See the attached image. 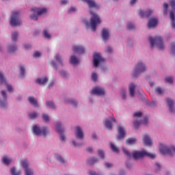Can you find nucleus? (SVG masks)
I'll use <instances>...</instances> for the list:
<instances>
[{
  "mask_svg": "<svg viewBox=\"0 0 175 175\" xmlns=\"http://www.w3.org/2000/svg\"><path fill=\"white\" fill-rule=\"evenodd\" d=\"M164 11L163 13L165 15L167 14V9L169 8V5L166 3L163 4Z\"/></svg>",
  "mask_w": 175,
  "mask_h": 175,
  "instance_id": "c03bdc74",
  "label": "nucleus"
},
{
  "mask_svg": "<svg viewBox=\"0 0 175 175\" xmlns=\"http://www.w3.org/2000/svg\"><path fill=\"white\" fill-rule=\"evenodd\" d=\"M111 149L113 152H119L120 150H118V148H117L113 143H110Z\"/></svg>",
  "mask_w": 175,
  "mask_h": 175,
  "instance_id": "473e14b6",
  "label": "nucleus"
},
{
  "mask_svg": "<svg viewBox=\"0 0 175 175\" xmlns=\"http://www.w3.org/2000/svg\"><path fill=\"white\" fill-rule=\"evenodd\" d=\"M105 166L106 167H111V166H113V164L110 163H105Z\"/></svg>",
  "mask_w": 175,
  "mask_h": 175,
  "instance_id": "69168bd1",
  "label": "nucleus"
},
{
  "mask_svg": "<svg viewBox=\"0 0 175 175\" xmlns=\"http://www.w3.org/2000/svg\"><path fill=\"white\" fill-rule=\"evenodd\" d=\"M83 2H86L90 8H94V9H99V5L95 3L94 0H81Z\"/></svg>",
  "mask_w": 175,
  "mask_h": 175,
  "instance_id": "dca6fc26",
  "label": "nucleus"
},
{
  "mask_svg": "<svg viewBox=\"0 0 175 175\" xmlns=\"http://www.w3.org/2000/svg\"><path fill=\"white\" fill-rule=\"evenodd\" d=\"M107 51L108 53H111V51H113V49H111V47L108 46V47L107 48Z\"/></svg>",
  "mask_w": 175,
  "mask_h": 175,
  "instance_id": "774afa93",
  "label": "nucleus"
},
{
  "mask_svg": "<svg viewBox=\"0 0 175 175\" xmlns=\"http://www.w3.org/2000/svg\"><path fill=\"white\" fill-rule=\"evenodd\" d=\"M17 36H18V33L17 31H14L12 34V39L14 42H16L17 40Z\"/></svg>",
  "mask_w": 175,
  "mask_h": 175,
  "instance_id": "c9c22d12",
  "label": "nucleus"
},
{
  "mask_svg": "<svg viewBox=\"0 0 175 175\" xmlns=\"http://www.w3.org/2000/svg\"><path fill=\"white\" fill-rule=\"evenodd\" d=\"M105 89L99 87L94 88L91 91V94L97 95L98 96H103V95H105Z\"/></svg>",
  "mask_w": 175,
  "mask_h": 175,
  "instance_id": "9d476101",
  "label": "nucleus"
},
{
  "mask_svg": "<svg viewBox=\"0 0 175 175\" xmlns=\"http://www.w3.org/2000/svg\"><path fill=\"white\" fill-rule=\"evenodd\" d=\"M56 131L59 133L60 135V139L62 142H64L65 140V135H64V129L61 126V122H57L56 123Z\"/></svg>",
  "mask_w": 175,
  "mask_h": 175,
  "instance_id": "ddd939ff",
  "label": "nucleus"
},
{
  "mask_svg": "<svg viewBox=\"0 0 175 175\" xmlns=\"http://www.w3.org/2000/svg\"><path fill=\"white\" fill-rule=\"evenodd\" d=\"M136 88V85L133 83H131L129 85V93L130 96L133 97L135 96V89Z\"/></svg>",
  "mask_w": 175,
  "mask_h": 175,
  "instance_id": "cd10ccee",
  "label": "nucleus"
},
{
  "mask_svg": "<svg viewBox=\"0 0 175 175\" xmlns=\"http://www.w3.org/2000/svg\"><path fill=\"white\" fill-rule=\"evenodd\" d=\"M155 105H157V103L155 101H152L151 103H149V106H150V107H154Z\"/></svg>",
  "mask_w": 175,
  "mask_h": 175,
  "instance_id": "680f3d73",
  "label": "nucleus"
},
{
  "mask_svg": "<svg viewBox=\"0 0 175 175\" xmlns=\"http://www.w3.org/2000/svg\"><path fill=\"white\" fill-rule=\"evenodd\" d=\"M56 159L58 162H60V163H65V160L62 158V156L59 154H56Z\"/></svg>",
  "mask_w": 175,
  "mask_h": 175,
  "instance_id": "2f4dec72",
  "label": "nucleus"
},
{
  "mask_svg": "<svg viewBox=\"0 0 175 175\" xmlns=\"http://www.w3.org/2000/svg\"><path fill=\"white\" fill-rule=\"evenodd\" d=\"M118 132L119 133V136H118V139L125 137V128L122 126H118Z\"/></svg>",
  "mask_w": 175,
  "mask_h": 175,
  "instance_id": "f3484780",
  "label": "nucleus"
},
{
  "mask_svg": "<svg viewBox=\"0 0 175 175\" xmlns=\"http://www.w3.org/2000/svg\"><path fill=\"white\" fill-rule=\"evenodd\" d=\"M92 79L93 81H96L98 80V75H96V73L93 72L92 74Z\"/></svg>",
  "mask_w": 175,
  "mask_h": 175,
  "instance_id": "3c124183",
  "label": "nucleus"
},
{
  "mask_svg": "<svg viewBox=\"0 0 175 175\" xmlns=\"http://www.w3.org/2000/svg\"><path fill=\"white\" fill-rule=\"evenodd\" d=\"M98 155L101 157V158L104 159L105 158V153L102 150H98Z\"/></svg>",
  "mask_w": 175,
  "mask_h": 175,
  "instance_id": "864d4df0",
  "label": "nucleus"
},
{
  "mask_svg": "<svg viewBox=\"0 0 175 175\" xmlns=\"http://www.w3.org/2000/svg\"><path fill=\"white\" fill-rule=\"evenodd\" d=\"M38 116H39V114L36 112H33V113L29 114V117L30 119L36 118L38 117Z\"/></svg>",
  "mask_w": 175,
  "mask_h": 175,
  "instance_id": "58836bf2",
  "label": "nucleus"
},
{
  "mask_svg": "<svg viewBox=\"0 0 175 175\" xmlns=\"http://www.w3.org/2000/svg\"><path fill=\"white\" fill-rule=\"evenodd\" d=\"M143 142L145 146H152V141H151V138L148 137V135H144L143 137Z\"/></svg>",
  "mask_w": 175,
  "mask_h": 175,
  "instance_id": "4be33fe9",
  "label": "nucleus"
},
{
  "mask_svg": "<svg viewBox=\"0 0 175 175\" xmlns=\"http://www.w3.org/2000/svg\"><path fill=\"white\" fill-rule=\"evenodd\" d=\"M51 65L54 69H57V64H55V62L54 61L51 62Z\"/></svg>",
  "mask_w": 175,
  "mask_h": 175,
  "instance_id": "13d9d810",
  "label": "nucleus"
},
{
  "mask_svg": "<svg viewBox=\"0 0 175 175\" xmlns=\"http://www.w3.org/2000/svg\"><path fill=\"white\" fill-rule=\"evenodd\" d=\"M102 38L104 40V42H106V40L109 39V29H103Z\"/></svg>",
  "mask_w": 175,
  "mask_h": 175,
  "instance_id": "5701e85b",
  "label": "nucleus"
},
{
  "mask_svg": "<svg viewBox=\"0 0 175 175\" xmlns=\"http://www.w3.org/2000/svg\"><path fill=\"white\" fill-rule=\"evenodd\" d=\"M69 102H70V103H71V105H72V106H77V103L76 102V100H71Z\"/></svg>",
  "mask_w": 175,
  "mask_h": 175,
  "instance_id": "4d7b16f0",
  "label": "nucleus"
},
{
  "mask_svg": "<svg viewBox=\"0 0 175 175\" xmlns=\"http://www.w3.org/2000/svg\"><path fill=\"white\" fill-rule=\"evenodd\" d=\"M33 132L38 136H46L49 133V128L42 127L40 129L37 125L33 126Z\"/></svg>",
  "mask_w": 175,
  "mask_h": 175,
  "instance_id": "39448f33",
  "label": "nucleus"
},
{
  "mask_svg": "<svg viewBox=\"0 0 175 175\" xmlns=\"http://www.w3.org/2000/svg\"><path fill=\"white\" fill-rule=\"evenodd\" d=\"M165 83H168V84H173V78L171 77H167L165 79Z\"/></svg>",
  "mask_w": 175,
  "mask_h": 175,
  "instance_id": "ea45409f",
  "label": "nucleus"
},
{
  "mask_svg": "<svg viewBox=\"0 0 175 175\" xmlns=\"http://www.w3.org/2000/svg\"><path fill=\"white\" fill-rule=\"evenodd\" d=\"M2 162H3V163H5V165H9V163H10V162H12V159H8V157H4L2 159Z\"/></svg>",
  "mask_w": 175,
  "mask_h": 175,
  "instance_id": "7c9ffc66",
  "label": "nucleus"
},
{
  "mask_svg": "<svg viewBox=\"0 0 175 175\" xmlns=\"http://www.w3.org/2000/svg\"><path fill=\"white\" fill-rule=\"evenodd\" d=\"M83 23H84L85 25H86L87 27H88V25H90V23H88V21H87V19H83Z\"/></svg>",
  "mask_w": 175,
  "mask_h": 175,
  "instance_id": "338daca9",
  "label": "nucleus"
},
{
  "mask_svg": "<svg viewBox=\"0 0 175 175\" xmlns=\"http://www.w3.org/2000/svg\"><path fill=\"white\" fill-rule=\"evenodd\" d=\"M147 122H148V119L147 118H144L140 122L135 121L134 126L135 128L137 129L141 124H143L144 125H147Z\"/></svg>",
  "mask_w": 175,
  "mask_h": 175,
  "instance_id": "aec40b11",
  "label": "nucleus"
},
{
  "mask_svg": "<svg viewBox=\"0 0 175 175\" xmlns=\"http://www.w3.org/2000/svg\"><path fill=\"white\" fill-rule=\"evenodd\" d=\"M32 12V15L31 16V20H35L37 21L38 20V16H42V14H44L47 12V10L46 8H32L31 10Z\"/></svg>",
  "mask_w": 175,
  "mask_h": 175,
  "instance_id": "20e7f679",
  "label": "nucleus"
},
{
  "mask_svg": "<svg viewBox=\"0 0 175 175\" xmlns=\"http://www.w3.org/2000/svg\"><path fill=\"white\" fill-rule=\"evenodd\" d=\"M1 94H2V96L4 98V99H6V98H7L6 92L5 90L1 91Z\"/></svg>",
  "mask_w": 175,
  "mask_h": 175,
  "instance_id": "052dcab7",
  "label": "nucleus"
},
{
  "mask_svg": "<svg viewBox=\"0 0 175 175\" xmlns=\"http://www.w3.org/2000/svg\"><path fill=\"white\" fill-rule=\"evenodd\" d=\"M127 28L129 31H132L133 29H135V25L130 23L128 24Z\"/></svg>",
  "mask_w": 175,
  "mask_h": 175,
  "instance_id": "de8ad7c7",
  "label": "nucleus"
},
{
  "mask_svg": "<svg viewBox=\"0 0 175 175\" xmlns=\"http://www.w3.org/2000/svg\"><path fill=\"white\" fill-rule=\"evenodd\" d=\"M0 106L1 107H5L6 106V101H2L0 100Z\"/></svg>",
  "mask_w": 175,
  "mask_h": 175,
  "instance_id": "6e6d98bb",
  "label": "nucleus"
},
{
  "mask_svg": "<svg viewBox=\"0 0 175 175\" xmlns=\"http://www.w3.org/2000/svg\"><path fill=\"white\" fill-rule=\"evenodd\" d=\"M76 137L77 139H79L80 140H83V138L84 137V133H83V131L81 130V128L80 126H77V131H76Z\"/></svg>",
  "mask_w": 175,
  "mask_h": 175,
  "instance_id": "6ab92c4d",
  "label": "nucleus"
},
{
  "mask_svg": "<svg viewBox=\"0 0 175 175\" xmlns=\"http://www.w3.org/2000/svg\"><path fill=\"white\" fill-rule=\"evenodd\" d=\"M42 120L43 121H44L45 122H49V121H50V118L49 117L48 115L44 113L42 115Z\"/></svg>",
  "mask_w": 175,
  "mask_h": 175,
  "instance_id": "a19ab883",
  "label": "nucleus"
},
{
  "mask_svg": "<svg viewBox=\"0 0 175 175\" xmlns=\"http://www.w3.org/2000/svg\"><path fill=\"white\" fill-rule=\"evenodd\" d=\"M24 75H25V68L24 66H21V76L24 77Z\"/></svg>",
  "mask_w": 175,
  "mask_h": 175,
  "instance_id": "09e8293b",
  "label": "nucleus"
},
{
  "mask_svg": "<svg viewBox=\"0 0 175 175\" xmlns=\"http://www.w3.org/2000/svg\"><path fill=\"white\" fill-rule=\"evenodd\" d=\"M135 143H136L135 138H129L126 140V144H129L130 146H132V144H135Z\"/></svg>",
  "mask_w": 175,
  "mask_h": 175,
  "instance_id": "c756f323",
  "label": "nucleus"
},
{
  "mask_svg": "<svg viewBox=\"0 0 175 175\" xmlns=\"http://www.w3.org/2000/svg\"><path fill=\"white\" fill-rule=\"evenodd\" d=\"M72 12H76V8L72 7L69 9V13H72Z\"/></svg>",
  "mask_w": 175,
  "mask_h": 175,
  "instance_id": "0e129e2a",
  "label": "nucleus"
},
{
  "mask_svg": "<svg viewBox=\"0 0 175 175\" xmlns=\"http://www.w3.org/2000/svg\"><path fill=\"white\" fill-rule=\"evenodd\" d=\"M70 62L72 65H77V64H79V59H77V57H76V56L72 55L70 58Z\"/></svg>",
  "mask_w": 175,
  "mask_h": 175,
  "instance_id": "c85d7f7f",
  "label": "nucleus"
},
{
  "mask_svg": "<svg viewBox=\"0 0 175 175\" xmlns=\"http://www.w3.org/2000/svg\"><path fill=\"white\" fill-rule=\"evenodd\" d=\"M34 57H36V58H38V57H40V52L39 51H36L34 53Z\"/></svg>",
  "mask_w": 175,
  "mask_h": 175,
  "instance_id": "bf43d9fd",
  "label": "nucleus"
},
{
  "mask_svg": "<svg viewBox=\"0 0 175 175\" xmlns=\"http://www.w3.org/2000/svg\"><path fill=\"white\" fill-rule=\"evenodd\" d=\"M170 18L171 20V25L172 28H175V17H174V12L173 11H171L170 12Z\"/></svg>",
  "mask_w": 175,
  "mask_h": 175,
  "instance_id": "bb28decb",
  "label": "nucleus"
},
{
  "mask_svg": "<svg viewBox=\"0 0 175 175\" xmlns=\"http://www.w3.org/2000/svg\"><path fill=\"white\" fill-rule=\"evenodd\" d=\"M167 103L170 107V111L173 113L174 111V100H172V98H166Z\"/></svg>",
  "mask_w": 175,
  "mask_h": 175,
  "instance_id": "412c9836",
  "label": "nucleus"
},
{
  "mask_svg": "<svg viewBox=\"0 0 175 175\" xmlns=\"http://www.w3.org/2000/svg\"><path fill=\"white\" fill-rule=\"evenodd\" d=\"M90 14H92V17L90 18V27L92 29V31H96V25L98 24H100V18H99V16L98 14L92 12L90 11Z\"/></svg>",
  "mask_w": 175,
  "mask_h": 175,
  "instance_id": "7ed1b4c3",
  "label": "nucleus"
},
{
  "mask_svg": "<svg viewBox=\"0 0 175 175\" xmlns=\"http://www.w3.org/2000/svg\"><path fill=\"white\" fill-rule=\"evenodd\" d=\"M157 94H158L159 95H162V93L163 92V90H162V89H161V88H157L155 90Z\"/></svg>",
  "mask_w": 175,
  "mask_h": 175,
  "instance_id": "8fccbe9b",
  "label": "nucleus"
},
{
  "mask_svg": "<svg viewBox=\"0 0 175 175\" xmlns=\"http://www.w3.org/2000/svg\"><path fill=\"white\" fill-rule=\"evenodd\" d=\"M170 5L172 10H174V12H175V0H171L170 1Z\"/></svg>",
  "mask_w": 175,
  "mask_h": 175,
  "instance_id": "a18cd8bd",
  "label": "nucleus"
},
{
  "mask_svg": "<svg viewBox=\"0 0 175 175\" xmlns=\"http://www.w3.org/2000/svg\"><path fill=\"white\" fill-rule=\"evenodd\" d=\"M72 144L75 147H80V146H81V144H76V142L75 141L72 142Z\"/></svg>",
  "mask_w": 175,
  "mask_h": 175,
  "instance_id": "e2e57ef3",
  "label": "nucleus"
},
{
  "mask_svg": "<svg viewBox=\"0 0 175 175\" xmlns=\"http://www.w3.org/2000/svg\"><path fill=\"white\" fill-rule=\"evenodd\" d=\"M132 157L133 159H142V158H144V157H148L150 159H154L155 154L148 152L146 150H134L132 153Z\"/></svg>",
  "mask_w": 175,
  "mask_h": 175,
  "instance_id": "f03ea898",
  "label": "nucleus"
},
{
  "mask_svg": "<svg viewBox=\"0 0 175 175\" xmlns=\"http://www.w3.org/2000/svg\"><path fill=\"white\" fill-rule=\"evenodd\" d=\"M46 105L49 107H51V109H55V106L54 105V103H53V101L46 102Z\"/></svg>",
  "mask_w": 175,
  "mask_h": 175,
  "instance_id": "79ce46f5",
  "label": "nucleus"
},
{
  "mask_svg": "<svg viewBox=\"0 0 175 175\" xmlns=\"http://www.w3.org/2000/svg\"><path fill=\"white\" fill-rule=\"evenodd\" d=\"M171 54L175 55V42L171 44Z\"/></svg>",
  "mask_w": 175,
  "mask_h": 175,
  "instance_id": "49530a36",
  "label": "nucleus"
},
{
  "mask_svg": "<svg viewBox=\"0 0 175 175\" xmlns=\"http://www.w3.org/2000/svg\"><path fill=\"white\" fill-rule=\"evenodd\" d=\"M149 42L152 49L154 47V46H155V44L157 45V49H159V50H163V49H165L163 39H162L161 36H157L154 38H152V37H149Z\"/></svg>",
  "mask_w": 175,
  "mask_h": 175,
  "instance_id": "f257e3e1",
  "label": "nucleus"
},
{
  "mask_svg": "<svg viewBox=\"0 0 175 175\" xmlns=\"http://www.w3.org/2000/svg\"><path fill=\"white\" fill-rule=\"evenodd\" d=\"M99 62H105V59L100 56V53H95L93 55V64L96 68L99 66Z\"/></svg>",
  "mask_w": 175,
  "mask_h": 175,
  "instance_id": "1a4fd4ad",
  "label": "nucleus"
},
{
  "mask_svg": "<svg viewBox=\"0 0 175 175\" xmlns=\"http://www.w3.org/2000/svg\"><path fill=\"white\" fill-rule=\"evenodd\" d=\"M111 122H117V120H116L114 116L107 118L105 122V126H106V128H107V129H109L110 131L113 129V123Z\"/></svg>",
  "mask_w": 175,
  "mask_h": 175,
  "instance_id": "9b49d317",
  "label": "nucleus"
},
{
  "mask_svg": "<svg viewBox=\"0 0 175 175\" xmlns=\"http://www.w3.org/2000/svg\"><path fill=\"white\" fill-rule=\"evenodd\" d=\"M47 81H49V79H47V77L38 78L36 79V83H38V84H40V85H43V84H46Z\"/></svg>",
  "mask_w": 175,
  "mask_h": 175,
  "instance_id": "393cba45",
  "label": "nucleus"
},
{
  "mask_svg": "<svg viewBox=\"0 0 175 175\" xmlns=\"http://www.w3.org/2000/svg\"><path fill=\"white\" fill-rule=\"evenodd\" d=\"M122 151H123L124 154H125V155H126V157H128V158H131L132 157V154H131V152H129V151H128L126 149H125V148H122Z\"/></svg>",
  "mask_w": 175,
  "mask_h": 175,
  "instance_id": "4c0bfd02",
  "label": "nucleus"
},
{
  "mask_svg": "<svg viewBox=\"0 0 175 175\" xmlns=\"http://www.w3.org/2000/svg\"><path fill=\"white\" fill-rule=\"evenodd\" d=\"M28 100H29V103H31V105H32V106H34V107H38V100H36V99H35V98H33V96H29L28 98Z\"/></svg>",
  "mask_w": 175,
  "mask_h": 175,
  "instance_id": "a878e982",
  "label": "nucleus"
},
{
  "mask_svg": "<svg viewBox=\"0 0 175 175\" xmlns=\"http://www.w3.org/2000/svg\"><path fill=\"white\" fill-rule=\"evenodd\" d=\"M145 71H146V65L143 64V62H139L135 66L133 76L134 77H136L138 75H140V73H143V72H145Z\"/></svg>",
  "mask_w": 175,
  "mask_h": 175,
  "instance_id": "0eeeda50",
  "label": "nucleus"
},
{
  "mask_svg": "<svg viewBox=\"0 0 175 175\" xmlns=\"http://www.w3.org/2000/svg\"><path fill=\"white\" fill-rule=\"evenodd\" d=\"M55 59L57 61V62H59L62 65V62L61 61V56L59 55H57L55 56Z\"/></svg>",
  "mask_w": 175,
  "mask_h": 175,
  "instance_id": "603ef678",
  "label": "nucleus"
},
{
  "mask_svg": "<svg viewBox=\"0 0 175 175\" xmlns=\"http://www.w3.org/2000/svg\"><path fill=\"white\" fill-rule=\"evenodd\" d=\"M142 112H135L134 113V117H142Z\"/></svg>",
  "mask_w": 175,
  "mask_h": 175,
  "instance_id": "5fc2aeb1",
  "label": "nucleus"
},
{
  "mask_svg": "<svg viewBox=\"0 0 175 175\" xmlns=\"http://www.w3.org/2000/svg\"><path fill=\"white\" fill-rule=\"evenodd\" d=\"M160 152L163 155H170L172 157L173 154H175V147L172 146L168 148L166 146L161 145V147L160 148Z\"/></svg>",
  "mask_w": 175,
  "mask_h": 175,
  "instance_id": "423d86ee",
  "label": "nucleus"
},
{
  "mask_svg": "<svg viewBox=\"0 0 175 175\" xmlns=\"http://www.w3.org/2000/svg\"><path fill=\"white\" fill-rule=\"evenodd\" d=\"M10 24L12 27H18L21 24L20 19H18V12H12Z\"/></svg>",
  "mask_w": 175,
  "mask_h": 175,
  "instance_id": "6e6552de",
  "label": "nucleus"
},
{
  "mask_svg": "<svg viewBox=\"0 0 175 175\" xmlns=\"http://www.w3.org/2000/svg\"><path fill=\"white\" fill-rule=\"evenodd\" d=\"M72 51L74 53H77V54H83L85 49H84V47L81 46L75 45L72 46Z\"/></svg>",
  "mask_w": 175,
  "mask_h": 175,
  "instance_id": "a211bd4d",
  "label": "nucleus"
},
{
  "mask_svg": "<svg viewBox=\"0 0 175 175\" xmlns=\"http://www.w3.org/2000/svg\"><path fill=\"white\" fill-rule=\"evenodd\" d=\"M11 174H12V175H21V171L16 172L15 167H12L11 169Z\"/></svg>",
  "mask_w": 175,
  "mask_h": 175,
  "instance_id": "72a5a7b5",
  "label": "nucleus"
},
{
  "mask_svg": "<svg viewBox=\"0 0 175 175\" xmlns=\"http://www.w3.org/2000/svg\"><path fill=\"white\" fill-rule=\"evenodd\" d=\"M17 50V47L16 46H10L8 49V51L10 53H14Z\"/></svg>",
  "mask_w": 175,
  "mask_h": 175,
  "instance_id": "37998d69",
  "label": "nucleus"
},
{
  "mask_svg": "<svg viewBox=\"0 0 175 175\" xmlns=\"http://www.w3.org/2000/svg\"><path fill=\"white\" fill-rule=\"evenodd\" d=\"M152 14V12L151 10H148L146 12L139 10V16L141 17H150L151 14Z\"/></svg>",
  "mask_w": 175,
  "mask_h": 175,
  "instance_id": "b1692460",
  "label": "nucleus"
},
{
  "mask_svg": "<svg viewBox=\"0 0 175 175\" xmlns=\"http://www.w3.org/2000/svg\"><path fill=\"white\" fill-rule=\"evenodd\" d=\"M21 165H22L23 167L25 168L26 175L33 174V172H32V170L31 169L28 168V161L27 160L22 161L21 162Z\"/></svg>",
  "mask_w": 175,
  "mask_h": 175,
  "instance_id": "4468645a",
  "label": "nucleus"
},
{
  "mask_svg": "<svg viewBox=\"0 0 175 175\" xmlns=\"http://www.w3.org/2000/svg\"><path fill=\"white\" fill-rule=\"evenodd\" d=\"M158 25V18H151L148 23V27L151 29L152 28H155Z\"/></svg>",
  "mask_w": 175,
  "mask_h": 175,
  "instance_id": "2eb2a0df",
  "label": "nucleus"
},
{
  "mask_svg": "<svg viewBox=\"0 0 175 175\" xmlns=\"http://www.w3.org/2000/svg\"><path fill=\"white\" fill-rule=\"evenodd\" d=\"M42 34L44 38H46V39H50L51 38V36L47 32V30H44Z\"/></svg>",
  "mask_w": 175,
  "mask_h": 175,
  "instance_id": "e433bc0d",
  "label": "nucleus"
},
{
  "mask_svg": "<svg viewBox=\"0 0 175 175\" xmlns=\"http://www.w3.org/2000/svg\"><path fill=\"white\" fill-rule=\"evenodd\" d=\"M89 165H94L96 162H98V159H95V157H92L88 161Z\"/></svg>",
  "mask_w": 175,
  "mask_h": 175,
  "instance_id": "f704fd0d",
  "label": "nucleus"
},
{
  "mask_svg": "<svg viewBox=\"0 0 175 175\" xmlns=\"http://www.w3.org/2000/svg\"><path fill=\"white\" fill-rule=\"evenodd\" d=\"M0 84L2 85V84H5V85L7 87V90L9 92H13V87L12 85L8 84L6 82V79H5V77H3V75L0 72Z\"/></svg>",
  "mask_w": 175,
  "mask_h": 175,
  "instance_id": "f8f14e48",
  "label": "nucleus"
}]
</instances>
